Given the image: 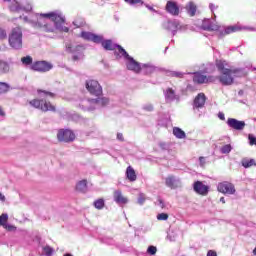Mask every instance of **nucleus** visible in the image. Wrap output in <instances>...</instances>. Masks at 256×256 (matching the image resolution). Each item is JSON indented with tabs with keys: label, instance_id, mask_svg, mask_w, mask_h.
I'll list each match as a JSON object with an SVG mask.
<instances>
[{
	"label": "nucleus",
	"instance_id": "1",
	"mask_svg": "<svg viewBox=\"0 0 256 256\" xmlns=\"http://www.w3.org/2000/svg\"><path fill=\"white\" fill-rule=\"evenodd\" d=\"M24 23H29L34 29H41L45 33H55L62 31L69 33V27L65 25V15L60 10H55L48 13L34 14L29 19L27 16L23 17Z\"/></svg>",
	"mask_w": 256,
	"mask_h": 256
},
{
	"label": "nucleus",
	"instance_id": "2",
	"mask_svg": "<svg viewBox=\"0 0 256 256\" xmlns=\"http://www.w3.org/2000/svg\"><path fill=\"white\" fill-rule=\"evenodd\" d=\"M202 29L204 31H216L218 37H225V35H231V33H237L238 31H255L253 27H241L239 25L232 26H220L215 20L204 19L202 22Z\"/></svg>",
	"mask_w": 256,
	"mask_h": 256
},
{
	"label": "nucleus",
	"instance_id": "3",
	"mask_svg": "<svg viewBox=\"0 0 256 256\" xmlns=\"http://www.w3.org/2000/svg\"><path fill=\"white\" fill-rule=\"evenodd\" d=\"M39 96L42 97V100L34 99L30 101L31 107H34L35 109H40L41 111L47 112V111H55V106L51 104L47 99H53L55 97V94L49 91H38Z\"/></svg>",
	"mask_w": 256,
	"mask_h": 256
},
{
	"label": "nucleus",
	"instance_id": "4",
	"mask_svg": "<svg viewBox=\"0 0 256 256\" xmlns=\"http://www.w3.org/2000/svg\"><path fill=\"white\" fill-rule=\"evenodd\" d=\"M245 70L242 68H235L230 70H224L218 77L221 85L229 86L235 81V77H243Z\"/></svg>",
	"mask_w": 256,
	"mask_h": 256
},
{
	"label": "nucleus",
	"instance_id": "5",
	"mask_svg": "<svg viewBox=\"0 0 256 256\" xmlns=\"http://www.w3.org/2000/svg\"><path fill=\"white\" fill-rule=\"evenodd\" d=\"M8 43L12 49H23V30L21 27L13 28L8 36Z\"/></svg>",
	"mask_w": 256,
	"mask_h": 256
},
{
	"label": "nucleus",
	"instance_id": "6",
	"mask_svg": "<svg viewBox=\"0 0 256 256\" xmlns=\"http://www.w3.org/2000/svg\"><path fill=\"white\" fill-rule=\"evenodd\" d=\"M106 105H109V98L102 97L91 100H82L80 107L83 111H95V109L106 107Z\"/></svg>",
	"mask_w": 256,
	"mask_h": 256
},
{
	"label": "nucleus",
	"instance_id": "7",
	"mask_svg": "<svg viewBox=\"0 0 256 256\" xmlns=\"http://www.w3.org/2000/svg\"><path fill=\"white\" fill-rule=\"evenodd\" d=\"M119 55L120 57H124V59H126V67L129 71H133L134 73H141L142 64L135 61L133 57L129 56L123 47H119Z\"/></svg>",
	"mask_w": 256,
	"mask_h": 256
},
{
	"label": "nucleus",
	"instance_id": "8",
	"mask_svg": "<svg viewBox=\"0 0 256 256\" xmlns=\"http://www.w3.org/2000/svg\"><path fill=\"white\" fill-rule=\"evenodd\" d=\"M66 51L67 53L72 54V59L74 61H81L85 57V55L83 54V52L85 51V47H83V45L68 43L66 44Z\"/></svg>",
	"mask_w": 256,
	"mask_h": 256
},
{
	"label": "nucleus",
	"instance_id": "9",
	"mask_svg": "<svg viewBox=\"0 0 256 256\" xmlns=\"http://www.w3.org/2000/svg\"><path fill=\"white\" fill-rule=\"evenodd\" d=\"M164 29L171 31L172 35H177V31H187V26L181 24L179 20H168L164 23Z\"/></svg>",
	"mask_w": 256,
	"mask_h": 256
},
{
	"label": "nucleus",
	"instance_id": "10",
	"mask_svg": "<svg viewBox=\"0 0 256 256\" xmlns=\"http://www.w3.org/2000/svg\"><path fill=\"white\" fill-rule=\"evenodd\" d=\"M85 87L90 95H95V97H99V95H103V88L101 84L97 80H87L85 83Z\"/></svg>",
	"mask_w": 256,
	"mask_h": 256
},
{
	"label": "nucleus",
	"instance_id": "11",
	"mask_svg": "<svg viewBox=\"0 0 256 256\" xmlns=\"http://www.w3.org/2000/svg\"><path fill=\"white\" fill-rule=\"evenodd\" d=\"M217 191L219 193H223V195H235V193H237V190L235 189V184L229 181H223L218 183Z\"/></svg>",
	"mask_w": 256,
	"mask_h": 256
},
{
	"label": "nucleus",
	"instance_id": "12",
	"mask_svg": "<svg viewBox=\"0 0 256 256\" xmlns=\"http://www.w3.org/2000/svg\"><path fill=\"white\" fill-rule=\"evenodd\" d=\"M207 101V96H205L204 93H199L193 101L192 107H193V111L194 113H199V111H201V109H203V107H205V103Z\"/></svg>",
	"mask_w": 256,
	"mask_h": 256
},
{
	"label": "nucleus",
	"instance_id": "13",
	"mask_svg": "<svg viewBox=\"0 0 256 256\" xmlns=\"http://www.w3.org/2000/svg\"><path fill=\"white\" fill-rule=\"evenodd\" d=\"M58 141L69 143L71 141H75V133L69 129H61L57 134Z\"/></svg>",
	"mask_w": 256,
	"mask_h": 256
},
{
	"label": "nucleus",
	"instance_id": "14",
	"mask_svg": "<svg viewBox=\"0 0 256 256\" xmlns=\"http://www.w3.org/2000/svg\"><path fill=\"white\" fill-rule=\"evenodd\" d=\"M31 69L40 73H47V71H51V69H53V64L47 61H37L32 64Z\"/></svg>",
	"mask_w": 256,
	"mask_h": 256
},
{
	"label": "nucleus",
	"instance_id": "15",
	"mask_svg": "<svg viewBox=\"0 0 256 256\" xmlns=\"http://www.w3.org/2000/svg\"><path fill=\"white\" fill-rule=\"evenodd\" d=\"M80 37L84 39V41H92V43H97V44L103 41V35H97V34H94L93 32L82 31L80 33Z\"/></svg>",
	"mask_w": 256,
	"mask_h": 256
},
{
	"label": "nucleus",
	"instance_id": "16",
	"mask_svg": "<svg viewBox=\"0 0 256 256\" xmlns=\"http://www.w3.org/2000/svg\"><path fill=\"white\" fill-rule=\"evenodd\" d=\"M193 190L197 195H202L203 197L209 194V186L203 184L202 181H196L193 184Z\"/></svg>",
	"mask_w": 256,
	"mask_h": 256
},
{
	"label": "nucleus",
	"instance_id": "17",
	"mask_svg": "<svg viewBox=\"0 0 256 256\" xmlns=\"http://www.w3.org/2000/svg\"><path fill=\"white\" fill-rule=\"evenodd\" d=\"M227 125L230 129H234L235 131H243L245 129V121L237 120L235 118H228Z\"/></svg>",
	"mask_w": 256,
	"mask_h": 256
},
{
	"label": "nucleus",
	"instance_id": "18",
	"mask_svg": "<svg viewBox=\"0 0 256 256\" xmlns=\"http://www.w3.org/2000/svg\"><path fill=\"white\" fill-rule=\"evenodd\" d=\"M9 9L13 13H21V11H31L33 7L31 6V4H27L26 6H21L19 2H17L16 0H13L11 2V5L9 6Z\"/></svg>",
	"mask_w": 256,
	"mask_h": 256
},
{
	"label": "nucleus",
	"instance_id": "19",
	"mask_svg": "<svg viewBox=\"0 0 256 256\" xmlns=\"http://www.w3.org/2000/svg\"><path fill=\"white\" fill-rule=\"evenodd\" d=\"M194 83H199L202 85L203 83H211L213 81V78L211 76H208L203 74L202 72H195L193 77Z\"/></svg>",
	"mask_w": 256,
	"mask_h": 256
},
{
	"label": "nucleus",
	"instance_id": "20",
	"mask_svg": "<svg viewBox=\"0 0 256 256\" xmlns=\"http://www.w3.org/2000/svg\"><path fill=\"white\" fill-rule=\"evenodd\" d=\"M164 97L166 103H173V101H179V95L172 88L164 90Z\"/></svg>",
	"mask_w": 256,
	"mask_h": 256
},
{
	"label": "nucleus",
	"instance_id": "21",
	"mask_svg": "<svg viewBox=\"0 0 256 256\" xmlns=\"http://www.w3.org/2000/svg\"><path fill=\"white\" fill-rule=\"evenodd\" d=\"M113 199L117 205H127V203H129V199L123 195L121 190H116L114 192Z\"/></svg>",
	"mask_w": 256,
	"mask_h": 256
},
{
	"label": "nucleus",
	"instance_id": "22",
	"mask_svg": "<svg viewBox=\"0 0 256 256\" xmlns=\"http://www.w3.org/2000/svg\"><path fill=\"white\" fill-rule=\"evenodd\" d=\"M103 49H105V51H115V49H118V55H119V47H121L120 45L114 44L113 41L111 40H103L100 42Z\"/></svg>",
	"mask_w": 256,
	"mask_h": 256
},
{
	"label": "nucleus",
	"instance_id": "23",
	"mask_svg": "<svg viewBox=\"0 0 256 256\" xmlns=\"http://www.w3.org/2000/svg\"><path fill=\"white\" fill-rule=\"evenodd\" d=\"M166 11L167 13H170V15H179V6L177 5V2L168 1L166 4Z\"/></svg>",
	"mask_w": 256,
	"mask_h": 256
},
{
	"label": "nucleus",
	"instance_id": "24",
	"mask_svg": "<svg viewBox=\"0 0 256 256\" xmlns=\"http://www.w3.org/2000/svg\"><path fill=\"white\" fill-rule=\"evenodd\" d=\"M11 71V64L4 59H0V75H7Z\"/></svg>",
	"mask_w": 256,
	"mask_h": 256
},
{
	"label": "nucleus",
	"instance_id": "25",
	"mask_svg": "<svg viewBox=\"0 0 256 256\" xmlns=\"http://www.w3.org/2000/svg\"><path fill=\"white\" fill-rule=\"evenodd\" d=\"M166 187H170V189H175L179 185V179L175 178V176H168L165 179Z\"/></svg>",
	"mask_w": 256,
	"mask_h": 256
},
{
	"label": "nucleus",
	"instance_id": "26",
	"mask_svg": "<svg viewBox=\"0 0 256 256\" xmlns=\"http://www.w3.org/2000/svg\"><path fill=\"white\" fill-rule=\"evenodd\" d=\"M216 67L220 73H225V71H230L229 64L225 60H217Z\"/></svg>",
	"mask_w": 256,
	"mask_h": 256
},
{
	"label": "nucleus",
	"instance_id": "27",
	"mask_svg": "<svg viewBox=\"0 0 256 256\" xmlns=\"http://www.w3.org/2000/svg\"><path fill=\"white\" fill-rule=\"evenodd\" d=\"M186 11L190 17H195V14L197 13V5H195L193 2H189L186 5Z\"/></svg>",
	"mask_w": 256,
	"mask_h": 256
},
{
	"label": "nucleus",
	"instance_id": "28",
	"mask_svg": "<svg viewBox=\"0 0 256 256\" xmlns=\"http://www.w3.org/2000/svg\"><path fill=\"white\" fill-rule=\"evenodd\" d=\"M126 177L130 181H137V174L135 173V169H133V167H131V166L127 167Z\"/></svg>",
	"mask_w": 256,
	"mask_h": 256
},
{
	"label": "nucleus",
	"instance_id": "29",
	"mask_svg": "<svg viewBox=\"0 0 256 256\" xmlns=\"http://www.w3.org/2000/svg\"><path fill=\"white\" fill-rule=\"evenodd\" d=\"M152 71H155V67L151 64H142L140 68V73H144V75H149Z\"/></svg>",
	"mask_w": 256,
	"mask_h": 256
},
{
	"label": "nucleus",
	"instance_id": "30",
	"mask_svg": "<svg viewBox=\"0 0 256 256\" xmlns=\"http://www.w3.org/2000/svg\"><path fill=\"white\" fill-rule=\"evenodd\" d=\"M173 135L177 138V139H185V137H187V135L185 134V131H183L181 128L179 127H174L173 128Z\"/></svg>",
	"mask_w": 256,
	"mask_h": 256
},
{
	"label": "nucleus",
	"instance_id": "31",
	"mask_svg": "<svg viewBox=\"0 0 256 256\" xmlns=\"http://www.w3.org/2000/svg\"><path fill=\"white\" fill-rule=\"evenodd\" d=\"M185 75H189V73L181 72V71H169L168 76L169 77H176V79H183Z\"/></svg>",
	"mask_w": 256,
	"mask_h": 256
},
{
	"label": "nucleus",
	"instance_id": "32",
	"mask_svg": "<svg viewBox=\"0 0 256 256\" xmlns=\"http://www.w3.org/2000/svg\"><path fill=\"white\" fill-rule=\"evenodd\" d=\"M76 189L81 193H85V191H87V180L79 181L76 185Z\"/></svg>",
	"mask_w": 256,
	"mask_h": 256
},
{
	"label": "nucleus",
	"instance_id": "33",
	"mask_svg": "<svg viewBox=\"0 0 256 256\" xmlns=\"http://www.w3.org/2000/svg\"><path fill=\"white\" fill-rule=\"evenodd\" d=\"M125 3H128V5H131V7H142V5H145V2L143 0H124Z\"/></svg>",
	"mask_w": 256,
	"mask_h": 256
},
{
	"label": "nucleus",
	"instance_id": "34",
	"mask_svg": "<svg viewBox=\"0 0 256 256\" xmlns=\"http://www.w3.org/2000/svg\"><path fill=\"white\" fill-rule=\"evenodd\" d=\"M241 163L242 167H244L245 169H249V167H253V165H255V160L244 158L242 159Z\"/></svg>",
	"mask_w": 256,
	"mask_h": 256
},
{
	"label": "nucleus",
	"instance_id": "35",
	"mask_svg": "<svg viewBox=\"0 0 256 256\" xmlns=\"http://www.w3.org/2000/svg\"><path fill=\"white\" fill-rule=\"evenodd\" d=\"M42 253L45 256H53V253H55V250L51 248V246L46 245L42 247Z\"/></svg>",
	"mask_w": 256,
	"mask_h": 256
},
{
	"label": "nucleus",
	"instance_id": "36",
	"mask_svg": "<svg viewBox=\"0 0 256 256\" xmlns=\"http://www.w3.org/2000/svg\"><path fill=\"white\" fill-rule=\"evenodd\" d=\"M230 151H233V147L231 146V144H226L220 149V153H222L223 155H229Z\"/></svg>",
	"mask_w": 256,
	"mask_h": 256
},
{
	"label": "nucleus",
	"instance_id": "37",
	"mask_svg": "<svg viewBox=\"0 0 256 256\" xmlns=\"http://www.w3.org/2000/svg\"><path fill=\"white\" fill-rule=\"evenodd\" d=\"M9 89H11V86H9V84L5 82H0V95H2L3 93H7Z\"/></svg>",
	"mask_w": 256,
	"mask_h": 256
},
{
	"label": "nucleus",
	"instance_id": "38",
	"mask_svg": "<svg viewBox=\"0 0 256 256\" xmlns=\"http://www.w3.org/2000/svg\"><path fill=\"white\" fill-rule=\"evenodd\" d=\"M94 207L95 209L101 210L103 207H105V200L103 199H98L94 201Z\"/></svg>",
	"mask_w": 256,
	"mask_h": 256
},
{
	"label": "nucleus",
	"instance_id": "39",
	"mask_svg": "<svg viewBox=\"0 0 256 256\" xmlns=\"http://www.w3.org/2000/svg\"><path fill=\"white\" fill-rule=\"evenodd\" d=\"M9 221V215L7 213H3L0 215V226L4 227L5 224Z\"/></svg>",
	"mask_w": 256,
	"mask_h": 256
},
{
	"label": "nucleus",
	"instance_id": "40",
	"mask_svg": "<svg viewBox=\"0 0 256 256\" xmlns=\"http://www.w3.org/2000/svg\"><path fill=\"white\" fill-rule=\"evenodd\" d=\"M21 61H22L23 65H32L33 58L31 56H26V57L21 58Z\"/></svg>",
	"mask_w": 256,
	"mask_h": 256
},
{
	"label": "nucleus",
	"instance_id": "41",
	"mask_svg": "<svg viewBox=\"0 0 256 256\" xmlns=\"http://www.w3.org/2000/svg\"><path fill=\"white\" fill-rule=\"evenodd\" d=\"M167 239H169V241H177V233L170 231L167 235Z\"/></svg>",
	"mask_w": 256,
	"mask_h": 256
},
{
	"label": "nucleus",
	"instance_id": "42",
	"mask_svg": "<svg viewBox=\"0 0 256 256\" xmlns=\"http://www.w3.org/2000/svg\"><path fill=\"white\" fill-rule=\"evenodd\" d=\"M158 221H167L169 219V215L167 213H160L157 215Z\"/></svg>",
	"mask_w": 256,
	"mask_h": 256
},
{
	"label": "nucleus",
	"instance_id": "43",
	"mask_svg": "<svg viewBox=\"0 0 256 256\" xmlns=\"http://www.w3.org/2000/svg\"><path fill=\"white\" fill-rule=\"evenodd\" d=\"M148 255H157V248L155 246H149L147 248Z\"/></svg>",
	"mask_w": 256,
	"mask_h": 256
},
{
	"label": "nucleus",
	"instance_id": "44",
	"mask_svg": "<svg viewBox=\"0 0 256 256\" xmlns=\"http://www.w3.org/2000/svg\"><path fill=\"white\" fill-rule=\"evenodd\" d=\"M249 145H256V137L253 134H248Z\"/></svg>",
	"mask_w": 256,
	"mask_h": 256
},
{
	"label": "nucleus",
	"instance_id": "45",
	"mask_svg": "<svg viewBox=\"0 0 256 256\" xmlns=\"http://www.w3.org/2000/svg\"><path fill=\"white\" fill-rule=\"evenodd\" d=\"M146 199L147 198L145 197V194L140 193L138 196V204L143 205L145 203Z\"/></svg>",
	"mask_w": 256,
	"mask_h": 256
},
{
	"label": "nucleus",
	"instance_id": "46",
	"mask_svg": "<svg viewBox=\"0 0 256 256\" xmlns=\"http://www.w3.org/2000/svg\"><path fill=\"white\" fill-rule=\"evenodd\" d=\"M142 109H143L144 111L151 112V111H153V104H151V103L144 104V105L142 106Z\"/></svg>",
	"mask_w": 256,
	"mask_h": 256
},
{
	"label": "nucleus",
	"instance_id": "47",
	"mask_svg": "<svg viewBox=\"0 0 256 256\" xmlns=\"http://www.w3.org/2000/svg\"><path fill=\"white\" fill-rule=\"evenodd\" d=\"M156 205H157L158 207H160V209H165V201H163V199H161V198H158V199H157Z\"/></svg>",
	"mask_w": 256,
	"mask_h": 256
},
{
	"label": "nucleus",
	"instance_id": "48",
	"mask_svg": "<svg viewBox=\"0 0 256 256\" xmlns=\"http://www.w3.org/2000/svg\"><path fill=\"white\" fill-rule=\"evenodd\" d=\"M7 39V31L0 27V40Z\"/></svg>",
	"mask_w": 256,
	"mask_h": 256
},
{
	"label": "nucleus",
	"instance_id": "49",
	"mask_svg": "<svg viewBox=\"0 0 256 256\" xmlns=\"http://www.w3.org/2000/svg\"><path fill=\"white\" fill-rule=\"evenodd\" d=\"M73 25H74V27L79 29V27H83V20H74Z\"/></svg>",
	"mask_w": 256,
	"mask_h": 256
},
{
	"label": "nucleus",
	"instance_id": "50",
	"mask_svg": "<svg viewBox=\"0 0 256 256\" xmlns=\"http://www.w3.org/2000/svg\"><path fill=\"white\" fill-rule=\"evenodd\" d=\"M4 229H6V231H15V226L11 225V224H5L3 226Z\"/></svg>",
	"mask_w": 256,
	"mask_h": 256
},
{
	"label": "nucleus",
	"instance_id": "51",
	"mask_svg": "<svg viewBox=\"0 0 256 256\" xmlns=\"http://www.w3.org/2000/svg\"><path fill=\"white\" fill-rule=\"evenodd\" d=\"M219 6L213 4V3H210L209 4V9L211 11V13H214V11H216V9H218Z\"/></svg>",
	"mask_w": 256,
	"mask_h": 256
},
{
	"label": "nucleus",
	"instance_id": "52",
	"mask_svg": "<svg viewBox=\"0 0 256 256\" xmlns=\"http://www.w3.org/2000/svg\"><path fill=\"white\" fill-rule=\"evenodd\" d=\"M205 157H203V156H200L199 157V165H200V167H205Z\"/></svg>",
	"mask_w": 256,
	"mask_h": 256
},
{
	"label": "nucleus",
	"instance_id": "53",
	"mask_svg": "<svg viewBox=\"0 0 256 256\" xmlns=\"http://www.w3.org/2000/svg\"><path fill=\"white\" fill-rule=\"evenodd\" d=\"M218 118L221 120V121H225V114L223 112H219L218 113Z\"/></svg>",
	"mask_w": 256,
	"mask_h": 256
},
{
	"label": "nucleus",
	"instance_id": "54",
	"mask_svg": "<svg viewBox=\"0 0 256 256\" xmlns=\"http://www.w3.org/2000/svg\"><path fill=\"white\" fill-rule=\"evenodd\" d=\"M207 256H217V252H215L213 250H209L207 253Z\"/></svg>",
	"mask_w": 256,
	"mask_h": 256
},
{
	"label": "nucleus",
	"instance_id": "55",
	"mask_svg": "<svg viewBox=\"0 0 256 256\" xmlns=\"http://www.w3.org/2000/svg\"><path fill=\"white\" fill-rule=\"evenodd\" d=\"M117 140L118 141H123V135L121 133L117 134Z\"/></svg>",
	"mask_w": 256,
	"mask_h": 256
},
{
	"label": "nucleus",
	"instance_id": "56",
	"mask_svg": "<svg viewBox=\"0 0 256 256\" xmlns=\"http://www.w3.org/2000/svg\"><path fill=\"white\" fill-rule=\"evenodd\" d=\"M0 201L4 202L5 201V195L0 192Z\"/></svg>",
	"mask_w": 256,
	"mask_h": 256
},
{
	"label": "nucleus",
	"instance_id": "57",
	"mask_svg": "<svg viewBox=\"0 0 256 256\" xmlns=\"http://www.w3.org/2000/svg\"><path fill=\"white\" fill-rule=\"evenodd\" d=\"M145 7H147L149 9V11H155V9L152 8V6L148 5V4H144Z\"/></svg>",
	"mask_w": 256,
	"mask_h": 256
},
{
	"label": "nucleus",
	"instance_id": "58",
	"mask_svg": "<svg viewBox=\"0 0 256 256\" xmlns=\"http://www.w3.org/2000/svg\"><path fill=\"white\" fill-rule=\"evenodd\" d=\"M220 203L225 204V197H221V198H220Z\"/></svg>",
	"mask_w": 256,
	"mask_h": 256
},
{
	"label": "nucleus",
	"instance_id": "59",
	"mask_svg": "<svg viewBox=\"0 0 256 256\" xmlns=\"http://www.w3.org/2000/svg\"><path fill=\"white\" fill-rule=\"evenodd\" d=\"M3 115H5V112L0 108V117H3Z\"/></svg>",
	"mask_w": 256,
	"mask_h": 256
},
{
	"label": "nucleus",
	"instance_id": "60",
	"mask_svg": "<svg viewBox=\"0 0 256 256\" xmlns=\"http://www.w3.org/2000/svg\"><path fill=\"white\" fill-rule=\"evenodd\" d=\"M64 256H73L72 254L66 253Z\"/></svg>",
	"mask_w": 256,
	"mask_h": 256
},
{
	"label": "nucleus",
	"instance_id": "61",
	"mask_svg": "<svg viewBox=\"0 0 256 256\" xmlns=\"http://www.w3.org/2000/svg\"><path fill=\"white\" fill-rule=\"evenodd\" d=\"M4 1L7 2V3H10L11 0H4Z\"/></svg>",
	"mask_w": 256,
	"mask_h": 256
},
{
	"label": "nucleus",
	"instance_id": "62",
	"mask_svg": "<svg viewBox=\"0 0 256 256\" xmlns=\"http://www.w3.org/2000/svg\"><path fill=\"white\" fill-rule=\"evenodd\" d=\"M198 116L201 117V113H198Z\"/></svg>",
	"mask_w": 256,
	"mask_h": 256
},
{
	"label": "nucleus",
	"instance_id": "63",
	"mask_svg": "<svg viewBox=\"0 0 256 256\" xmlns=\"http://www.w3.org/2000/svg\"><path fill=\"white\" fill-rule=\"evenodd\" d=\"M169 48L168 47H166V49H165V51H167Z\"/></svg>",
	"mask_w": 256,
	"mask_h": 256
},
{
	"label": "nucleus",
	"instance_id": "64",
	"mask_svg": "<svg viewBox=\"0 0 256 256\" xmlns=\"http://www.w3.org/2000/svg\"><path fill=\"white\" fill-rule=\"evenodd\" d=\"M254 121H256V118L254 119Z\"/></svg>",
	"mask_w": 256,
	"mask_h": 256
}]
</instances>
